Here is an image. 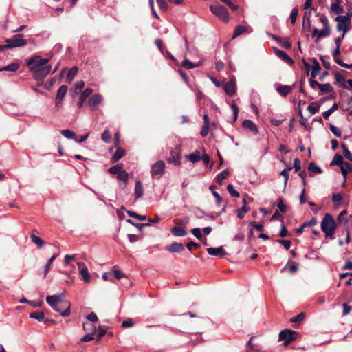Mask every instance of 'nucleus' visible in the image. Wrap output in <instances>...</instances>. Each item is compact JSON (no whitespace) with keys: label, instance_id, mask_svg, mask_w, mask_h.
I'll return each mask as SVG.
<instances>
[{"label":"nucleus","instance_id":"44","mask_svg":"<svg viewBox=\"0 0 352 352\" xmlns=\"http://www.w3.org/2000/svg\"><path fill=\"white\" fill-rule=\"evenodd\" d=\"M341 147L343 149V155L344 156L349 160V161L352 162V153L349 151V150L347 148V146L345 144L342 143Z\"/></svg>","mask_w":352,"mask_h":352},{"label":"nucleus","instance_id":"7","mask_svg":"<svg viewBox=\"0 0 352 352\" xmlns=\"http://www.w3.org/2000/svg\"><path fill=\"white\" fill-rule=\"evenodd\" d=\"M6 43L8 44L10 49L23 47L28 43L27 41L23 38V35L22 34H17L10 38H7L6 40Z\"/></svg>","mask_w":352,"mask_h":352},{"label":"nucleus","instance_id":"12","mask_svg":"<svg viewBox=\"0 0 352 352\" xmlns=\"http://www.w3.org/2000/svg\"><path fill=\"white\" fill-rule=\"evenodd\" d=\"M223 90L229 96H233L236 92V85L234 79H230L223 85Z\"/></svg>","mask_w":352,"mask_h":352},{"label":"nucleus","instance_id":"27","mask_svg":"<svg viewBox=\"0 0 352 352\" xmlns=\"http://www.w3.org/2000/svg\"><path fill=\"white\" fill-rule=\"evenodd\" d=\"M124 170V165L122 163L117 164L107 169V172L110 174L116 175L119 174Z\"/></svg>","mask_w":352,"mask_h":352},{"label":"nucleus","instance_id":"38","mask_svg":"<svg viewBox=\"0 0 352 352\" xmlns=\"http://www.w3.org/2000/svg\"><path fill=\"white\" fill-rule=\"evenodd\" d=\"M45 314L43 311H34L30 314V318L37 320L39 322L43 321Z\"/></svg>","mask_w":352,"mask_h":352},{"label":"nucleus","instance_id":"17","mask_svg":"<svg viewBox=\"0 0 352 352\" xmlns=\"http://www.w3.org/2000/svg\"><path fill=\"white\" fill-rule=\"evenodd\" d=\"M166 250L171 253H179L184 250V246L181 243L173 242L166 247Z\"/></svg>","mask_w":352,"mask_h":352},{"label":"nucleus","instance_id":"31","mask_svg":"<svg viewBox=\"0 0 352 352\" xmlns=\"http://www.w3.org/2000/svg\"><path fill=\"white\" fill-rule=\"evenodd\" d=\"M344 164V162L343 161L342 155L339 153L335 154V155L333 158V160L331 161V166L337 165V166H339L340 168H341Z\"/></svg>","mask_w":352,"mask_h":352},{"label":"nucleus","instance_id":"22","mask_svg":"<svg viewBox=\"0 0 352 352\" xmlns=\"http://www.w3.org/2000/svg\"><path fill=\"white\" fill-rule=\"evenodd\" d=\"M335 3H331V12L336 14H340L344 12L341 6L342 0H335Z\"/></svg>","mask_w":352,"mask_h":352},{"label":"nucleus","instance_id":"19","mask_svg":"<svg viewBox=\"0 0 352 352\" xmlns=\"http://www.w3.org/2000/svg\"><path fill=\"white\" fill-rule=\"evenodd\" d=\"M276 89L281 96L286 97L292 91V87L285 85H278Z\"/></svg>","mask_w":352,"mask_h":352},{"label":"nucleus","instance_id":"4","mask_svg":"<svg viewBox=\"0 0 352 352\" xmlns=\"http://www.w3.org/2000/svg\"><path fill=\"white\" fill-rule=\"evenodd\" d=\"M298 336V332L292 329H285L279 333V340L283 341L284 344L287 346L291 342L296 340Z\"/></svg>","mask_w":352,"mask_h":352},{"label":"nucleus","instance_id":"61","mask_svg":"<svg viewBox=\"0 0 352 352\" xmlns=\"http://www.w3.org/2000/svg\"><path fill=\"white\" fill-rule=\"evenodd\" d=\"M134 325V322H133L131 318H128L126 320H124L122 322V327L124 328H129L132 327Z\"/></svg>","mask_w":352,"mask_h":352},{"label":"nucleus","instance_id":"3","mask_svg":"<svg viewBox=\"0 0 352 352\" xmlns=\"http://www.w3.org/2000/svg\"><path fill=\"white\" fill-rule=\"evenodd\" d=\"M50 58H41L38 55H34L26 60V65L30 70H36V68L44 67L50 61Z\"/></svg>","mask_w":352,"mask_h":352},{"label":"nucleus","instance_id":"2","mask_svg":"<svg viewBox=\"0 0 352 352\" xmlns=\"http://www.w3.org/2000/svg\"><path fill=\"white\" fill-rule=\"evenodd\" d=\"M352 13H348L346 15H339L335 18V21L337 22L336 30L338 32H342L343 35L349 30L351 24Z\"/></svg>","mask_w":352,"mask_h":352},{"label":"nucleus","instance_id":"45","mask_svg":"<svg viewBox=\"0 0 352 352\" xmlns=\"http://www.w3.org/2000/svg\"><path fill=\"white\" fill-rule=\"evenodd\" d=\"M227 190L232 197H239L240 196L239 192L234 189V186L232 184H229L227 186Z\"/></svg>","mask_w":352,"mask_h":352},{"label":"nucleus","instance_id":"55","mask_svg":"<svg viewBox=\"0 0 352 352\" xmlns=\"http://www.w3.org/2000/svg\"><path fill=\"white\" fill-rule=\"evenodd\" d=\"M305 314L301 312V313L298 314V315H296V316L290 319V322H294V323L298 322L303 320L305 319Z\"/></svg>","mask_w":352,"mask_h":352},{"label":"nucleus","instance_id":"54","mask_svg":"<svg viewBox=\"0 0 352 352\" xmlns=\"http://www.w3.org/2000/svg\"><path fill=\"white\" fill-rule=\"evenodd\" d=\"M107 333L106 328L100 325L98 328L97 341L100 340Z\"/></svg>","mask_w":352,"mask_h":352},{"label":"nucleus","instance_id":"18","mask_svg":"<svg viewBox=\"0 0 352 352\" xmlns=\"http://www.w3.org/2000/svg\"><path fill=\"white\" fill-rule=\"evenodd\" d=\"M270 36L277 42L281 47L285 49H289L292 47L291 42L288 38H282L274 34H270Z\"/></svg>","mask_w":352,"mask_h":352},{"label":"nucleus","instance_id":"9","mask_svg":"<svg viewBox=\"0 0 352 352\" xmlns=\"http://www.w3.org/2000/svg\"><path fill=\"white\" fill-rule=\"evenodd\" d=\"M151 175L153 178L160 179L165 172V163L162 160L156 162L151 166Z\"/></svg>","mask_w":352,"mask_h":352},{"label":"nucleus","instance_id":"41","mask_svg":"<svg viewBox=\"0 0 352 352\" xmlns=\"http://www.w3.org/2000/svg\"><path fill=\"white\" fill-rule=\"evenodd\" d=\"M278 211L281 213H285L287 210V206L283 204V199L282 197H280L278 200L276 204Z\"/></svg>","mask_w":352,"mask_h":352},{"label":"nucleus","instance_id":"59","mask_svg":"<svg viewBox=\"0 0 352 352\" xmlns=\"http://www.w3.org/2000/svg\"><path fill=\"white\" fill-rule=\"evenodd\" d=\"M94 333L85 334L83 337L81 338L80 341L83 342H87L93 340L94 339Z\"/></svg>","mask_w":352,"mask_h":352},{"label":"nucleus","instance_id":"42","mask_svg":"<svg viewBox=\"0 0 352 352\" xmlns=\"http://www.w3.org/2000/svg\"><path fill=\"white\" fill-rule=\"evenodd\" d=\"M308 170L316 174L322 173L321 168L314 162H311L308 166Z\"/></svg>","mask_w":352,"mask_h":352},{"label":"nucleus","instance_id":"26","mask_svg":"<svg viewBox=\"0 0 352 352\" xmlns=\"http://www.w3.org/2000/svg\"><path fill=\"white\" fill-rule=\"evenodd\" d=\"M186 158L192 163L198 162L201 160V154L198 150H196L193 153L186 155Z\"/></svg>","mask_w":352,"mask_h":352},{"label":"nucleus","instance_id":"48","mask_svg":"<svg viewBox=\"0 0 352 352\" xmlns=\"http://www.w3.org/2000/svg\"><path fill=\"white\" fill-rule=\"evenodd\" d=\"M293 168V167L292 166H288L287 168H285L283 169L281 172H280V175H283L284 177V183H285V186L287 184L288 180H289V171L292 170Z\"/></svg>","mask_w":352,"mask_h":352},{"label":"nucleus","instance_id":"32","mask_svg":"<svg viewBox=\"0 0 352 352\" xmlns=\"http://www.w3.org/2000/svg\"><path fill=\"white\" fill-rule=\"evenodd\" d=\"M229 171L228 170H224L223 171H221L219 174H218L216 177H215V180L216 182L219 184H221L223 182L224 179H227L228 177L229 176Z\"/></svg>","mask_w":352,"mask_h":352},{"label":"nucleus","instance_id":"5","mask_svg":"<svg viewBox=\"0 0 352 352\" xmlns=\"http://www.w3.org/2000/svg\"><path fill=\"white\" fill-rule=\"evenodd\" d=\"M210 10L221 20L226 22L229 20V13L223 6L220 4L211 5L210 6Z\"/></svg>","mask_w":352,"mask_h":352},{"label":"nucleus","instance_id":"13","mask_svg":"<svg viewBox=\"0 0 352 352\" xmlns=\"http://www.w3.org/2000/svg\"><path fill=\"white\" fill-rule=\"evenodd\" d=\"M116 177L117 179L119 181V187L122 190L125 189L128 184L129 173L125 170H123L119 174H118Z\"/></svg>","mask_w":352,"mask_h":352},{"label":"nucleus","instance_id":"63","mask_svg":"<svg viewBox=\"0 0 352 352\" xmlns=\"http://www.w3.org/2000/svg\"><path fill=\"white\" fill-rule=\"evenodd\" d=\"M84 331H91V333H94L96 331V328L91 324L84 322L82 324Z\"/></svg>","mask_w":352,"mask_h":352},{"label":"nucleus","instance_id":"43","mask_svg":"<svg viewBox=\"0 0 352 352\" xmlns=\"http://www.w3.org/2000/svg\"><path fill=\"white\" fill-rule=\"evenodd\" d=\"M126 212L130 217L135 218L140 221H144L146 219V215H140L131 210H127Z\"/></svg>","mask_w":352,"mask_h":352},{"label":"nucleus","instance_id":"37","mask_svg":"<svg viewBox=\"0 0 352 352\" xmlns=\"http://www.w3.org/2000/svg\"><path fill=\"white\" fill-rule=\"evenodd\" d=\"M247 31V29L245 26L243 25H238L234 29V33H233V35H232V38H236L237 36H240L241 34L245 33V32Z\"/></svg>","mask_w":352,"mask_h":352},{"label":"nucleus","instance_id":"51","mask_svg":"<svg viewBox=\"0 0 352 352\" xmlns=\"http://www.w3.org/2000/svg\"><path fill=\"white\" fill-rule=\"evenodd\" d=\"M126 222L134 227L137 228L139 230H142V228L146 226H150V223H137L133 222L131 219H127Z\"/></svg>","mask_w":352,"mask_h":352},{"label":"nucleus","instance_id":"20","mask_svg":"<svg viewBox=\"0 0 352 352\" xmlns=\"http://www.w3.org/2000/svg\"><path fill=\"white\" fill-rule=\"evenodd\" d=\"M58 254H54L52 255V256L47 261V263L45 265V267L42 272H38L39 274H42L43 278H45L47 274H48L49 271L51 269L52 263L54 262V261L56 258Z\"/></svg>","mask_w":352,"mask_h":352},{"label":"nucleus","instance_id":"33","mask_svg":"<svg viewBox=\"0 0 352 352\" xmlns=\"http://www.w3.org/2000/svg\"><path fill=\"white\" fill-rule=\"evenodd\" d=\"M277 54L287 63L289 65H292L294 63L292 58L285 52L283 50H278Z\"/></svg>","mask_w":352,"mask_h":352},{"label":"nucleus","instance_id":"11","mask_svg":"<svg viewBox=\"0 0 352 352\" xmlns=\"http://www.w3.org/2000/svg\"><path fill=\"white\" fill-rule=\"evenodd\" d=\"M330 33L329 28L324 27L323 29L319 30L316 28H314L312 30V37L316 38V41H318L320 39L327 37Z\"/></svg>","mask_w":352,"mask_h":352},{"label":"nucleus","instance_id":"36","mask_svg":"<svg viewBox=\"0 0 352 352\" xmlns=\"http://www.w3.org/2000/svg\"><path fill=\"white\" fill-rule=\"evenodd\" d=\"M60 133L67 139H73L75 140L76 134L69 129H63L60 131Z\"/></svg>","mask_w":352,"mask_h":352},{"label":"nucleus","instance_id":"49","mask_svg":"<svg viewBox=\"0 0 352 352\" xmlns=\"http://www.w3.org/2000/svg\"><path fill=\"white\" fill-rule=\"evenodd\" d=\"M298 14V9L296 7H295L292 10V12H291L290 16H289V19H290L292 24H294L296 23Z\"/></svg>","mask_w":352,"mask_h":352},{"label":"nucleus","instance_id":"56","mask_svg":"<svg viewBox=\"0 0 352 352\" xmlns=\"http://www.w3.org/2000/svg\"><path fill=\"white\" fill-rule=\"evenodd\" d=\"M231 108L233 111V117H232V122H234L236 121L239 114V108L237 105L235 103H232L231 104Z\"/></svg>","mask_w":352,"mask_h":352},{"label":"nucleus","instance_id":"21","mask_svg":"<svg viewBox=\"0 0 352 352\" xmlns=\"http://www.w3.org/2000/svg\"><path fill=\"white\" fill-rule=\"evenodd\" d=\"M320 70V65L316 58L312 59V65L310 76L311 78H316Z\"/></svg>","mask_w":352,"mask_h":352},{"label":"nucleus","instance_id":"8","mask_svg":"<svg viewBox=\"0 0 352 352\" xmlns=\"http://www.w3.org/2000/svg\"><path fill=\"white\" fill-rule=\"evenodd\" d=\"M181 153V148L179 146H176L174 149L170 151V155L166 158L167 162L168 164L179 166L182 164Z\"/></svg>","mask_w":352,"mask_h":352},{"label":"nucleus","instance_id":"14","mask_svg":"<svg viewBox=\"0 0 352 352\" xmlns=\"http://www.w3.org/2000/svg\"><path fill=\"white\" fill-rule=\"evenodd\" d=\"M242 126L244 129L252 133L254 135H257L259 132L256 124L248 119L243 121Z\"/></svg>","mask_w":352,"mask_h":352},{"label":"nucleus","instance_id":"35","mask_svg":"<svg viewBox=\"0 0 352 352\" xmlns=\"http://www.w3.org/2000/svg\"><path fill=\"white\" fill-rule=\"evenodd\" d=\"M216 188L217 187L215 185H211V186H210L209 189L210 190L212 194L216 199V204L217 206H220V204H221V201H222V199H221V196L219 195V194L215 191Z\"/></svg>","mask_w":352,"mask_h":352},{"label":"nucleus","instance_id":"30","mask_svg":"<svg viewBox=\"0 0 352 352\" xmlns=\"http://www.w3.org/2000/svg\"><path fill=\"white\" fill-rule=\"evenodd\" d=\"M170 232L176 236H184L187 234L186 230L184 228L179 226L171 228Z\"/></svg>","mask_w":352,"mask_h":352},{"label":"nucleus","instance_id":"46","mask_svg":"<svg viewBox=\"0 0 352 352\" xmlns=\"http://www.w3.org/2000/svg\"><path fill=\"white\" fill-rule=\"evenodd\" d=\"M102 140L106 143H110L111 141V135L108 129H105L101 135Z\"/></svg>","mask_w":352,"mask_h":352},{"label":"nucleus","instance_id":"16","mask_svg":"<svg viewBox=\"0 0 352 352\" xmlns=\"http://www.w3.org/2000/svg\"><path fill=\"white\" fill-rule=\"evenodd\" d=\"M207 252L211 256H218L220 258H223L227 254L223 246L217 248H208L206 249Z\"/></svg>","mask_w":352,"mask_h":352},{"label":"nucleus","instance_id":"47","mask_svg":"<svg viewBox=\"0 0 352 352\" xmlns=\"http://www.w3.org/2000/svg\"><path fill=\"white\" fill-rule=\"evenodd\" d=\"M346 215H347L346 210L342 211L338 217V223H340V224L346 223H347Z\"/></svg>","mask_w":352,"mask_h":352},{"label":"nucleus","instance_id":"15","mask_svg":"<svg viewBox=\"0 0 352 352\" xmlns=\"http://www.w3.org/2000/svg\"><path fill=\"white\" fill-rule=\"evenodd\" d=\"M321 230L326 234V237L330 236V213L325 214L324 217L321 223Z\"/></svg>","mask_w":352,"mask_h":352},{"label":"nucleus","instance_id":"50","mask_svg":"<svg viewBox=\"0 0 352 352\" xmlns=\"http://www.w3.org/2000/svg\"><path fill=\"white\" fill-rule=\"evenodd\" d=\"M250 208H245V207H241V208L237 209L236 210L237 217L241 219H243L245 213L248 212L250 211Z\"/></svg>","mask_w":352,"mask_h":352},{"label":"nucleus","instance_id":"62","mask_svg":"<svg viewBox=\"0 0 352 352\" xmlns=\"http://www.w3.org/2000/svg\"><path fill=\"white\" fill-rule=\"evenodd\" d=\"M271 220H280L282 222L283 221V216L281 214V213L278 210H276L275 212L273 214Z\"/></svg>","mask_w":352,"mask_h":352},{"label":"nucleus","instance_id":"1","mask_svg":"<svg viewBox=\"0 0 352 352\" xmlns=\"http://www.w3.org/2000/svg\"><path fill=\"white\" fill-rule=\"evenodd\" d=\"M65 293L58 295L48 296L46 298L47 303L56 312L64 317L69 316L71 314V304L67 301H63Z\"/></svg>","mask_w":352,"mask_h":352},{"label":"nucleus","instance_id":"10","mask_svg":"<svg viewBox=\"0 0 352 352\" xmlns=\"http://www.w3.org/2000/svg\"><path fill=\"white\" fill-rule=\"evenodd\" d=\"M67 90L68 87L65 85H61L58 89L55 98V105L56 107L59 108L62 107L63 102L67 94Z\"/></svg>","mask_w":352,"mask_h":352},{"label":"nucleus","instance_id":"60","mask_svg":"<svg viewBox=\"0 0 352 352\" xmlns=\"http://www.w3.org/2000/svg\"><path fill=\"white\" fill-rule=\"evenodd\" d=\"M249 225L252 227L254 228L256 230L261 232L263 230V225L261 223H258L256 221H250Z\"/></svg>","mask_w":352,"mask_h":352},{"label":"nucleus","instance_id":"52","mask_svg":"<svg viewBox=\"0 0 352 352\" xmlns=\"http://www.w3.org/2000/svg\"><path fill=\"white\" fill-rule=\"evenodd\" d=\"M182 67L187 69H193L196 67L195 63H192L188 59L185 58L182 63Z\"/></svg>","mask_w":352,"mask_h":352},{"label":"nucleus","instance_id":"39","mask_svg":"<svg viewBox=\"0 0 352 352\" xmlns=\"http://www.w3.org/2000/svg\"><path fill=\"white\" fill-rule=\"evenodd\" d=\"M77 72H78V67H72L67 74V76H66V79H67V82H71L74 76L77 74Z\"/></svg>","mask_w":352,"mask_h":352},{"label":"nucleus","instance_id":"6","mask_svg":"<svg viewBox=\"0 0 352 352\" xmlns=\"http://www.w3.org/2000/svg\"><path fill=\"white\" fill-rule=\"evenodd\" d=\"M52 70V65H47L44 67L36 68V70H30L34 74V78L40 82L38 85L43 84V79L50 73Z\"/></svg>","mask_w":352,"mask_h":352},{"label":"nucleus","instance_id":"57","mask_svg":"<svg viewBox=\"0 0 352 352\" xmlns=\"http://www.w3.org/2000/svg\"><path fill=\"white\" fill-rule=\"evenodd\" d=\"M276 242L283 245L287 250H289L292 244L290 241L285 239H276Z\"/></svg>","mask_w":352,"mask_h":352},{"label":"nucleus","instance_id":"53","mask_svg":"<svg viewBox=\"0 0 352 352\" xmlns=\"http://www.w3.org/2000/svg\"><path fill=\"white\" fill-rule=\"evenodd\" d=\"M80 274L83 278V280L85 283H89L90 280L89 274L88 269L87 267H84L80 270Z\"/></svg>","mask_w":352,"mask_h":352},{"label":"nucleus","instance_id":"25","mask_svg":"<svg viewBox=\"0 0 352 352\" xmlns=\"http://www.w3.org/2000/svg\"><path fill=\"white\" fill-rule=\"evenodd\" d=\"M336 83H337L340 87L347 89L346 81L343 76L338 72L335 74Z\"/></svg>","mask_w":352,"mask_h":352},{"label":"nucleus","instance_id":"34","mask_svg":"<svg viewBox=\"0 0 352 352\" xmlns=\"http://www.w3.org/2000/svg\"><path fill=\"white\" fill-rule=\"evenodd\" d=\"M20 67V65L18 63H12L8 65H6L2 68H0V72L1 71H10V72H16Z\"/></svg>","mask_w":352,"mask_h":352},{"label":"nucleus","instance_id":"64","mask_svg":"<svg viewBox=\"0 0 352 352\" xmlns=\"http://www.w3.org/2000/svg\"><path fill=\"white\" fill-rule=\"evenodd\" d=\"M87 319L91 322H96L98 320L97 315L94 312H91L87 316Z\"/></svg>","mask_w":352,"mask_h":352},{"label":"nucleus","instance_id":"24","mask_svg":"<svg viewBox=\"0 0 352 352\" xmlns=\"http://www.w3.org/2000/svg\"><path fill=\"white\" fill-rule=\"evenodd\" d=\"M102 96L100 94H94L88 100V105L90 107H94L99 104L102 101Z\"/></svg>","mask_w":352,"mask_h":352},{"label":"nucleus","instance_id":"40","mask_svg":"<svg viewBox=\"0 0 352 352\" xmlns=\"http://www.w3.org/2000/svg\"><path fill=\"white\" fill-rule=\"evenodd\" d=\"M30 238H31L32 241L33 243H34L35 244H36L38 248H41L43 245L44 241L41 238L36 236L34 234H32L30 235Z\"/></svg>","mask_w":352,"mask_h":352},{"label":"nucleus","instance_id":"29","mask_svg":"<svg viewBox=\"0 0 352 352\" xmlns=\"http://www.w3.org/2000/svg\"><path fill=\"white\" fill-rule=\"evenodd\" d=\"M342 175L345 179L347 178V173H352V164L345 162L340 168Z\"/></svg>","mask_w":352,"mask_h":352},{"label":"nucleus","instance_id":"28","mask_svg":"<svg viewBox=\"0 0 352 352\" xmlns=\"http://www.w3.org/2000/svg\"><path fill=\"white\" fill-rule=\"evenodd\" d=\"M144 194V189L140 181H137L135 185V199H138L142 197Z\"/></svg>","mask_w":352,"mask_h":352},{"label":"nucleus","instance_id":"58","mask_svg":"<svg viewBox=\"0 0 352 352\" xmlns=\"http://www.w3.org/2000/svg\"><path fill=\"white\" fill-rule=\"evenodd\" d=\"M191 233L198 239L201 240L203 239L201 230L199 228H195L191 230Z\"/></svg>","mask_w":352,"mask_h":352},{"label":"nucleus","instance_id":"23","mask_svg":"<svg viewBox=\"0 0 352 352\" xmlns=\"http://www.w3.org/2000/svg\"><path fill=\"white\" fill-rule=\"evenodd\" d=\"M125 153H126V152L123 148L118 147L116 149L114 154L113 155L111 162L112 163H115V162H118V160H120L122 157H123L125 155Z\"/></svg>","mask_w":352,"mask_h":352}]
</instances>
